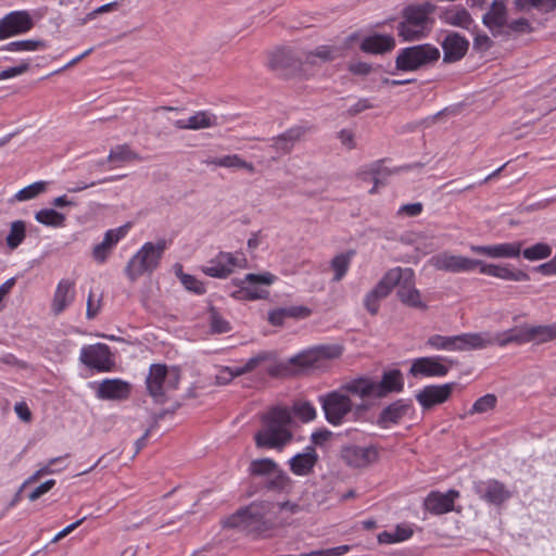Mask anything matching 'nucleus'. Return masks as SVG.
I'll use <instances>...</instances> for the list:
<instances>
[{
    "label": "nucleus",
    "instance_id": "9b49d317",
    "mask_svg": "<svg viewBox=\"0 0 556 556\" xmlns=\"http://www.w3.org/2000/svg\"><path fill=\"white\" fill-rule=\"evenodd\" d=\"M488 342L483 341L481 332L463 333L458 336L433 334L428 338L426 344L434 350L469 351L485 349Z\"/></svg>",
    "mask_w": 556,
    "mask_h": 556
},
{
    "label": "nucleus",
    "instance_id": "6ab92c4d",
    "mask_svg": "<svg viewBox=\"0 0 556 556\" xmlns=\"http://www.w3.org/2000/svg\"><path fill=\"white\" fill-rule=\"evenodd\" d=\"M303 63H305L304 59L296 55L293 50L287 48L275 50L269 59L270 68L283 76L296 73L301 70Z\"/></svg>",
    "mask_w": 556,
    "mask_h": 556
},
{
    "label": "nucleus",
    "instance_id": "f257e3e1",
    "mask_svg": "<svg viewBox=\"0 0 556 556\" xmlns=\"http://www.w3.org/2000/svg\"><path fill=\"white\" fill-rule=\"evenodd\" d=\"M300 510L301 506L290 501H254L228 516L223 525L225 528L239 529L254 536H265L273 530L288 525L291 516Z\"/></svg>",
    "mask_w": 556,
    "mask_h": 556
},
{
    "label": "nucleus",
    "instance_id": "6e6d98bb",
    "mask_svg": "<svg viewBox=\"0 0 556 556\" xmlns=\"http://www.w3.org/2000/svg\"><path fill=\"white\" fill-rule=\"evenodd\" d=\"M180 281L187 290H189L198 295H202L206 292L204 283L202 281L198 280L192 275L181 274Z\"/></svg>",
    "mask_w": 556,
    "mask_h": 556
},
{
    "label": "nucleus",
    "instance_id": "49530a36",
    "mask_svg": "<svg viewBox=\"0 0 556 556\" xmlns=\"http://www.w3.org/2000/svg\"><path fill=\"white\" fill-rule=\"evenodd\" d=\"M552 247L544 242H538L532 247L521 249L522 256L528 261L545 260L552 255Z\"/></svg>",
    "mask_w": 556,
    "mask_h": 556
},
{
    "label": "nucleus",
    "instance_id": "864d4df0",
    "mask_svg": "<svg viewBox=\"0 0 556 556\" xmlns=\"http://www.w3.org/2000/svg\"><path fill=\"white\" fill-rule=\"evenodd\" d=\"M47 188V182L45 181H36L23 189H21L15 195V200L17 201H27L38 197L40 193L45 192Z\"/></svg>",
    "mask_w": 556,
    "mask_h": 556
},
{
    "label": "nucleus",
    "instance_id": "8fccbe9b",
    "mask_svg": "<svg viewBox=\"0 0 556 556\" xmlns=\"http://www.w3.org/2000/svg\"><path fill=\"white\" fill-rule=\"evenodd\" d=\"M496 404H497L496 395L491 394V393L485 394L475 401V403L472 404V406L469 410V414L473 415V414L488 413V412L494 409Z\"/></svg>",
    "mask_w": 556,
    "mask_h": 556
},
{
    "label": "nucleus",
    "instance_id": "c9c22d12",
    "mask_svg": "<svg viewBox=\"0 0 556 556\" xmlns=\"http://www.w3.org/2000/svg\"><path fill=\"white\" fill-rule=\"evenodd\" d=\"M175 127L178 129H192L199 130L217 125L216 115L207 111H199L194 115L190 116L187 121L178 119L175 122Z\"/></svg>",
    "mask_w": 556,
    "mask_h": 556
},
{
    "label": "nucleus",
    "instance_id": "5701e85b",
    "mask_svg": "<svg viewBox=\"0 0 556 556\" xmlns=\"http://www.w3.org/2000/svg\"><path fill=\"white\" fill-rule=\"evenodd\" d=\"M459 495V492L453 489L446 493L431 491L424 501V507L432 515H443L454 510L455 500Z\"/></svg>",
    "mask_w": 556,
    "mask_h": 556
},
{
    "label": "nucleus",
    "instance_id": "e433bc0d",
    "mask_svg": "<svg viewBox=\"0 0 556 556\" xmlns=\"http://www.w3.org/2000/svg\"><path fill=\"white\" fill-rule=\"evenodd\" d=\"M276 276L269 271L262 274H247L241 282H247L250 292L264 294V299H267L269 291L262 288L261 286H270L275 282Z\"/></svg>",
    "mask_w": 556,
    "mask_h": 556
},
{
    "label": "nucleus",
    "instance_id": "bb28decb",
    "mask_svg": "<svg viewBox=\"0 0 556 556\" xmlns=\"http://www.w3.org/2000/svg\"><path fill=\"white\" fill-rule=\"evenodd\" d=\"M469 41L458 33H450L442 41L443 62L454 63L467 53Z\"/></svg>",
    "mask_w": 556,
    "mask_h": 556
},
{
    "label": "nucleus",
    "instance_id": "72a5a7b5",
    "mask_svg": "<svg viewBox=\"0 0 556 556\" xmlns=\"http://www.w3.org/2000/svg\"><path fill=\"white\" fill-rule=\"evenodd\" d=\"M75 298V283L70 279H62L55 289L52 311L55 315L61 314Z\"/></svg>",
    "mask_w": 556,
    "mask_h": 556
},
{
    "label": "nucleus",
    "instance_id": "b1692460",
    "mask_svg": "<svg viewBox=\"0 0 556 556\" xmlns=\"http://www.w3.org/2000/svg\"><path fill=\"white\" fill-rule=\"evenodd\" d=\"M237 266H241L238 258L229 252H219L218 255L211 260L202 271L210 277L224 279L227 278Z\"/></svg>",
    "mask_w": 556,
    "mask_h": 556
},
{
    "label": "nucleus",
    "instance_id": "a211bd4d",
    "mask_svg": "<svg viewBox=\"0 0 556 556\" xmlns=\"http://www.w3.org/2000/svg\"><path fill=\"white\" fill-rule=\"evenodd\" d=\"M473 491L480 500L495 506H501L511 496L506 485L496 479L475 482Z\"/></svg>",
    "mask_w": 556,
    "mask_h": 556
},
{
    "label": "nucleus",
    "instance_id": "79ce46f5",
    "mask_svg": "<svg viewBox=\"0 0 556 556\" xmlns=\"http://www.w3.org/2000/svg\"><path fill=\"white\" fill-rule=\"evenodd\" d=\"M384 160H378L374 163H371L366 172L364 174H368L371 176L372 181L376 182V185H386L387 179L394 173H397L402 169V167L390 169L386 166H383Z\"/></svg>",
    "mask_w": 556,
    "mask_h": 556
},
{
    "label": "nucleus",
    "instance_id": "4c0bfd02",
    "mask_svg": "<svg viewBox=\"0 0 556 556\" xmlns=\"http://www.w3.org/2000/svg\"><path fill=\"white\" fill-rule=\"evenodd\" d=\"M206 165H215L226 168H243L253 174L255 167L252 163L244 161L238 154L224 155L222 157H212L204 161Z\"/></svg>",
    "mask_w": 556,
    "mask_h": 556
},
{
    "label": "nucleus",
    "instance_id": "de8ad7c7",
    "mask_svg": "<svg viewBox=\"0 0 556 556\" xmlns=\"http://www.w3.org/2000/svg\"><path fill=\"white\" fill-rule=\"evenodd\" d=\"M210 330L212 333H227L231 330L230 323L223 318L217 308L213 305L208 307Z\"/></svg>",
    "mask_w": 556,
    "mask_h": 556
},
{
    "label": "nucleus",
    "instance_id": "0eeeda50",
    "mask_svg": "<svg viewBox=\"0 0 556 556\" xmlns=\"http://www.w3.org/2000/svg\"><path fill=\"white\" fill-rule=\"evenodd\" d=\"M440 50L431 43H420L401 49L395 58L399 72H416L437 63Z\"/></svg>",
    "mask_w": 556,
    "mask_h": 556
},
{
    "label": "nucleus",
    "instance_id": "423d86ee",
    "mask_svg": "<svg viewBox=\"0 0 556 556\" xmlns=\"http://www.w3.org/2000/svg\"><path fill=\"white\" fill-rule=\"evenodd\" d=\"M166 247L164 239L156 243L146 242L126 265L125 274L129 280L135 281L144 274L153 273L160 266Z\"/></svg>",
    "mask_w": 556,
    "mask_h": 556
},
{
    "label": "nucleus",
    "instance_id": "338daca9",
    "mask_svg": "<svg viewBox=\"0 0 556 556\" xmlns=\"http://www.w3.org/2000/svg\"><path fill=\"white\" fill-rule=\"evenodd\" d=\"M492 47V40L486 34H478L473 39V48L480 51H486Z\"/></svg>",
    "mask_w": 556,
    "mask_h": 556
},
{
    "label": "nucleus",
    "instance_id": "c756f323",
    "mask_svg": "<svg viewBox=\"0 0 556 556\" xmlns=\"http://www.w3.org/2000/svg\"><path fill=\"white\" fill-rule=\"evenodd\" d=\"M479 270L481 274L496 277L503 280H511V281H528L530 280V276L528 273L521 269H515L509 267L508 265L502 266L496 264H486L481 261L479 265Z\"/></svg>",
    "mask_w": 556,
    "mask_h": 556
},
{
    "label": "nucleus",
    "instance_id": "603ef678",
    "mask_svg": "<svg viewBox=\"0 0 556 556\" xmlns=\"http://www.w3.org/2000/svg\"><path fill=\"white\" fill-rule=\"evenodd\" d=\"M445 21H446V23H448L453 26L466 27V28L472 22L469 12L464 8L455 10V11L446 12Z\"/></svg>",
    "mask_w": 556,
    "mask_h": 556
},
{
    "label": "nucleus",
    "instance_id": "39448f33",
    "mask_svg": "<svg viewBox=\"0 0 556 556\" xmlns=\"http://www.w3.org/2000/svg\"><path fill=\"white\" fill-rule=\"evenodd\" d=\"M384 276H392V282L387 285L390 287V292L397 287L396 296L402 304L421 311L428 308V305L421 299L420 291L416 288L415 273L412 268H391Z\"/></svg>",
    "mask_w": 556,
    "mask_h": 556
},
{
    "label": "nucleus",
    "instance_id": "cd10ccee",
    "mask_svg": "<svg viewBox=\"0 0 556 556\" xmlns=\"http://www.w3.org/2000/svg\"><path fill=\"white\" fill-rule=\"evenodd\" d=\"M307 131L308 128L304 126L291 127L283 134L273 138L269 148L273 149L279 156L289 154L292 151L295 142H298Z\"/></svg>",
    "mask_w": 556,
    "mask_h": 556
},
{
    "label": "nucleus",
    "instance_id": "393cba45",
    "mask_svg": "<svg viewBox=\"0 0 556 556\" xmlns=\"http://www.w3.org/2000/svg\"><path fill=\"white\" fill-rule=\"evenodd\" d=\"M522 247V241H514L493 245H471L470 250L492 258H515L521 254Z\"/></svg>",
    "mask_w": 556,
    "mask_h": 556
},
{
    "label": "nucleus",
    "instance_id": "6e6552de",
    "mask_svg": "<svg viewBox=\"0 0 556 556\" xmlns=\"http://www.w3.org/2000/svg\"><path fill=\"white\" fill-rule=\"evenodd\" d=\"M248 471L251 477L265 478L264 488L267 491L281 493L291 488L290 477L271 458L253 459Z\"/></svg>",
    "mask_w": 556,
    "mask_h": 556
},
{
    "label": "nucleus",
    "instance_id": "052dcab7",
    "mask_svg": "<svg viewBox=\"0 0 556 556\" xmlns=\"http://www.w3.org/2000/svg\"><path fill=\"white\" fill-rule=\"evenodd\" d=\"M29 70L27 62L21 63L17 66L9 67L0 72V80L9 79L26 73Z\"/></svg>",
    "mask_w": 556,
    "mask_h": 556
},
{
    "label": "nucleus",
    "instance_id": "c03bdc74",
    "mask_svg": "<svg viewBox=\"0 0 556 556\" xmlns=\"http://www.w3.org/2000/svg\"><path fill=\"white\" fill-rule=\"evenodd\" d=\"M106 161L125 163L130 161H141V156L132 151L127 143H124L111 149Z\"/></svg>",
    "mask_w": 556,
    "mask_h": 556
},
{
    "label": "nucleus",
    "instance_id": "a878e982",
    "mask_svg": "<svg viewBox=\"0 0 556 556\" xmlns=\"http://www.w3.org/2000/svg\"><path fill=\"white\" fill-rule=\"evenodd\" d=\"M507 8L503 0H494L489 11L483 15L482 23L491 30L493 36L504 34L508 22Z\"/></svg>",
    "mask_w": 556,
    "mask_h": 556
},
{
    "label": "nucleus",
    "instance_id": "0e129e2a",
    "mask_svg": "<svg viewBox=\"0 0 556 556\" xmlns=\"http://www.w3.org/2000/svg\"><path fill=\"white\" fill-rule=\"evenodd\" d=\"M0 363L9 365V366L17 367V368H21V369H27L28 368V364L26 362L18 359L12 353H7V354L1 355L0 356Z\"/></svg>",
    "mask_w": 556,
    "mask_h": 556
},
{
    "label": "nucleus",
    "instance_id": "e2e57ef3",
    "mask_svg": "<svg viewBox=\"0 0 556 556\" xmlns=\"http://www.w3.org/2000/svg\"><path fill=\"white\" fill-rule=\"evenodd\" d=\"M273 354L269 352H261L257 355L251 357L248 359V362L244 364L245 370L249 372L254 370L261 363L271 359Z\"/></svg>",
    "mask_w": 556,
    "mask_h": 556
},
{
    "label": "nucleus",
    "instance_id": "5fc2aeb1",
    "mask_svg": "<svg viewBox=\"0 0 556 556\" xmlns=\"http://www.w3.org/2000/svg\"><path fill=\"white\" fill-rule=\"evenodd\" d=\"M532 30L529 21L525 17H520L518 20L507 22V25L504 29L505 36H509L511 34H527Z\"/></svg>",
    "mask_w": 556,
    "mask_h": 556
},
{
    "label": "nucleus",
    "instance_id": "f3484780",
    "mask_svg": "<svg viewBox=\"0 0 556 556\" xmlns=\"http://www.w3.org/2000/svg\"><path fill=\"white\" fill-rule=\"evenodd\" d=\"M413 409L410 399H397L386 405L377 416L376 425L381 429H389L400 425Z\"/></svg>",
    "mask_w": 556,
    "mask_h": 556
},
{
    "label": "nucleus",
    "instance_id": "3c124183",
    "mask_svg": "<svg viewBox=\"0 0 556 556\" xmlns=\"http://www.w3.org/2000/svg\"><path fill=\"white\" fill-rule=\"evenodd\" d=\"M292 410L294 415L304 422L312 421L316 418V409L308 401H298L293 404Z\"/></svg>",
    "mask_w": 556,
    "mask_h": 556
},
{
    "label": "nucleus",
    "instance_id": "c85d7f7f",
    "mask_svg": "<svg viewBox=\"0 0 556 556\" xmlns=\"http://www.w3.org/2000/svg\"><path fill=\"white\" fill-rule=\"evenodd\" d=\"M97 397L100 400L122 401L128 399L130 386L121 379H104L97 389Z\"/></svg>",
    "mask_w": 556,
    "mask_h": 556
},
{
    "label": "nucleus",
    "instance_id": "bf43d9fd",
    "mask_svg": "<svg viewBox=\"0 0 556 556\" xmlns=\"http://www.w3.org/2000/svg\"><path fill=\"white\" fill-rule=\"evenodd\" d=\"M230 296L232 299L239 300V301H255V300L264 299V294L250 292L248 286L240 287L239 289L232 291L230 293Z\"/></svg>",
    "mask_w": 556,
    "mask_h": 556
},
{
    "label": "nucleus",
    "instance_id": "aec40b11",
    "mask_svg": "<svg viewBox=\"0 0 556 556\" xmlns=\"http://www.w3.org/2000/svg\"><path fill=\"white\" fill-rule=\"evenodd\" d=\"M455 386V382L426 386L416 394V400L425 410L430 409L445 403L451 397Z\"/></svg>",
    "mask_w": 556,
    "mask_h": 556
},
{
    "label": "nucleus",
    "instance_id": "774afa93",
    "mask_svg": "<svg viewBox=\"0 0 556 556\" xmlns=\"http://www.w3.org/2000/svg\"><path fill=\"white\" fill-rule=\"evenodd\" d=\"M282 307L273 309L268 313V323L276 327H281L286 320Z\"/></svg>",
    "mask_w": 556,
    "mask_h": 556
},
{
    "label": "nucleus",
    "instance_id": "4be33fe9",
    "mask_svg": "<svg viewBox=\"0 0 556 556\" xmlns=\"http://www.w3.org/2000/svg\"><path fill=\"white\" fill-rule=\"evenodd\" d=\"M375 399H383L390 394L401 393L404 390V376L400 369L384 370L381 379L375 380Z\"/></svg>",
    "mask_w": 556,
    "mask_h": 556
},
{
    "label": "nucleus",
    "instance_id": "13d9d810",
    "mask_svg": "<svg viewBox=\"0 0 556 556\" xmlns=\"http://www.w3.org/2000/svg\"><path fill=\"white\" fill-rule=\"evenodd\" d=\"M68 455L66 454L65 456H59V457H54V458L49 459V462H48V464L46 466H43L40 469H38L34 475H31L26 480V483L30 484V483L37 481L40 477H42L45 475H50V473L55 472V470L52 468V466L56 465L60 460H62L63 458H65Z\"/></svg>",
    "mask_w": 556,
    "mask_h": 556
},
{
    "label": "nucleus",
    "instance_id": "09e8293b",
    "mask_svg": "<svg viewBox=\"0 0 556 556\" xmlns=\"http://www.w3.org/2000/svg\"><path fill=\"white\" fill-rule=\"evenodd\" d=\"M116 243L114 242L112 235L104 233L102 242L94 245L92 250V256L98 263H104L109 256L110 251Z\"/></svg>",
    "mask_w": 556,
    "mask_h": 556
},
{
    "label": "nucleus",
    "instance_id": "f03ea898",
    "mask_svg": "<svg viewBox=\"0 0 556 556\" xmlns=\"http://www.w3.org/2000/svg\"><path fill=\"white\" fill-rule=\"evenodd\" d=\"M263 427L254 434L260 448L282 450L293 438L292 416L286 407H273L262 417Z\"/></svg>",
    "mask_w": 556,
    "mask_h": 556
},
{
    "label": "nucleus",
    "instance_id": "7c9ffc66",
    "mask_svg": "<svg viewBox=\"0 0 556 556\" xmlns=\"http://www.w3.org/2000/svg\"><path fill=\"white\" fill-rule=\"evenodd\" d=\"M395 48V39L391 35L374 34L365 37L359 49L367 54H383Z\"/></svg>",
    "mask_w": 556,
    "mask_h": 556
},
{
    "label": "nucleus",
    "instance_id": "69168bd1",
    "mask_svg": "<svg viewBox=\"0 0 556 556\" xmlns=\"http://www.w3.org/2000/svg\"><path fill=\"white\" fill-rule=\"evenodd\" d=\"M422 204L420 202L404 204L399 208V214H405L410 217L418 216L422 212Z\"/></svg>",
    "mask_w": 556,
    "mask_h": 556
},
{
    "label": "nucleus",
    "instance_id": "9d476101",
    "mask_svg": "<svg viewBox=\"0 0 556 556\" xmlns=\"http://www.w3.org/2000/svg\"><path fill=\"white\" fill-rule=\"evenodd\" d=\"M343 348L339 344H321L302 351L289 359L293 366L303 369H316L325 365L327 361L339 358Z\"/></svg>",
    "mask_w": 556,
    "mask_h": 556
},
{
    "label": "nucleus",
    "instance_id": "2eb2a0df",
    "mask_svg": "<svg viewBox=\"0 0 556 556\" xmlns=\"http://www.w3.org/2000/svg\"><path fill=\"white\" fill-rule=\"evenodd\" d=\"M430 264L437 270L446 273H468L479 267L480 260L469 258L463 255H453L450 252H442L430 258Z\"/></svg>",
    "mask_w": 556,
    "mask_h": 556
},
{
    "label": "nucleus",
    "instance_id": "2f4dec72",
    "mask_svg": "<svg viewBox=\"0 0 556 556\" xmlns=\"http://www.w3.org/2000/svg\"><path fill=\"white\" fill-rule=\"evenodd\" d=\"M318 455L314 446H307L304 453L294 455L290 460V470L296 476H307L313 471Z\"/></svg>",
    "mask_w": 556,
    "mask_h": 556
},
{
    "label": "nucleus",
    "instance_id": "1a4fd4ad",
    "mask_svg": "<svg viewBox=\"0 0 556 556\" xmlns=\"http://www.w3.org/2000/svg\"><path fill=\"white\" fill-rule=\"evenodd\" d=\"M178 382V371L174 370L169 374L165 364H152L146 378L148 393L157 404H164L167 400L165 394V384L166 388L176 389Z\"/></svg>",
    "mask_w": 556,
    "mask_h": 556
},
{
    "label": "nucleus",
    "instance_id": "58836bf2",
    "mask_svg": "<svg viewBox=\"0 0 556 556\" xmlns=\"http://www.w3.org/2000/svg\"><path fill=\"white\" fill-rule=\"evenodd\" d=\"M354 255H355V251L349 250L346 252L336 255L331 260L330 267L334 273L333 278H332L333 281L338 282L343 279V277L346 275V273L350 268V265H351V262H352V258Z\"/></svg>",
    "mask_w": 556,
    "mask_h": 556
},
{
    "label": "nucleus",
    "instance_id": "f704fd0d",
    "mask_svg": "<svg viewBox=\"0 0 556 556\" xmlns=\"http://www.w3.org/2000/svg\"><path fill=\"white\" fill-rule=\"evenodd\" d=\"M340 390L345 394L359 396L361 399L374 397L375 387L374 378L359 376L350 381H346L340 387Z\"/></svg>",
    "mask_w": 556,
    "mask_h": 556
},
{
    "label": "nucleus",
    "instance_id": "4d7b16f0",
    "mask_svg": "<svg viewBox=\"0 0 556 556\" xmlns=\"http://www.w3.org/2000/svg\"><path fill=\"white\" fill-rule=\"evenodd\" d=\"M286 318L305 319L312 315V309L304 305L282 307Z\"/></svg>",
    "mask_w": 556,
    "mask_h": 556
},
{
    "label": "nucleus",
    "instance_id": "20e7f679",
    "mask_svg": "<svg viewBox=\"0 0 556 556\" xmlns=\"http://www.w3.org/2000/svg\"><path fill=\"white\" fill-rule=\"evenodd\" d=\"M435 5L430 2L409 4L401 11V21L396 25L397 36L403 41H417L428 36L433 20L430 15Z\"/></svg>",
    "mask_w": 556,
    "mask_h": 556
},
{
    "label": "nucleus",
    "instance_id": "412c9836",
    "mask_svg": "<svg viewBox=\"0 0 556 556\" xmlns=\"http://www.w3.org/2000/svg\"><path fill=\"white\" fill-rule=\"evenodd\" d=\"M447 361L442 356H425L416 358L410 367L409 372L417 377H444L450 371V366L441 363Z\"/></svg>",
    "mask_w": 556,
    "mask_h": 556
},
{
    "label": "nucleus",
    "instance_id": "7ed1b4c3",
    "mask_svg": "<svg viewBox=\"0 0 556 556\" xmlns=\"http://www.w3.org/2000/svg\"><path fill=\"white\" fill-rule=\"evenodd\" d=\"M483 341H486L485 348L498 345L501 348L509 344L523 345L527 343L543 344L556 339V323L551 325L530 326L528 324L519 325L505 331L491 334L481 332Z\"/></svg>",
    "mask_w": 556,
    "mask_h": 556
},
{
    "label": "nucleus",
    "instance_id": "37998d69",
    "mask_svg": "<svg viewBox=\"0 0 556 556\" xmlns=\"http://www.w3.org/2000/svg\"><path fill=\"white\" fill-rule=\"evenodd\" d=\"M26 238V225L24 220L11 223L10 231L5 238V243L10 250L17 249Z\"/></svg>",
    "mask_w": 556,
    "mask_h": 556
},
{
    "label": "nucleus",
    "instance_id": "a18cd8bd",
    "mask_svg": "<svg viewBox=\"0 0 556 556\" xmlns=\"http://www.w3.org/2000/svg\"><path fill=\"white\" fill-rule=\"evenodd\" d=\"M35 218L45 226L63 227L65 225V215L53 208H42L38 211Z\"/></svg>",
    "mask_w": 556,
    "mask_h": 556
},
{
    "label": "nucleus",
    "instance_id": "ea45409f",
    "mask_svg": "<svg viewBox=\"0 0 556 556\" xmlns=\"http://www.w3.org/2000/svg\"><path fill=\"white\" fill-rule=\"evenodd\" d=\"M340 50L333 46H319L314 51L306 52L304 62L315 65V59L318 58L321 62H330L340 55Z\"/></svg>",
    "mask_w": 556,
    "mask_h": 556
},
{
    "label": "nucleus",
    "instance_id": "473e14b6",
    "mask_svg": "<svg viewBox=\"0 0 556 556\" xmlns=\"http://www.w3.org/2000/svg\"><path fill=\"white\" fill-rule=\"evenodd\" d=\"M391 279H393L392 276L383 275L374 289L366 294L364 305L369 314L376 315L380 307V301L390 294V287L387 283H391Z\"/></svg>",
    "mask_w": 556,
    "mask_h": 556
},
{
    "label": "nucleus",
    "instance_id": "f8f14e48",
    "mask_svg": "<svg viewBox=\"0 0 556 556\" xmlns=\"http://www.w3.org/2000/svg\"><path fill=\"white\" fill-rule=\"evenodd\" d=\"M318 400L326 420L333 426L341 425L345 416L353 409L352 400L340 389L321 394Z\"/></svg>",
    "mask_w": 556,
    "mask_h": 556
},
{
    "label": "nucleus",
    "instance_id": "4468645a",
    "mask_svg": "<svg viewBox=\"0 0 556 556\" xmlns=\"http://www.w3.org/2000/svg\"><path fill=\"white\" fill-rule=\"evenodd\" d=\"M79 361L98 372L111 371L115 366L110 346L104 343L86 345L80 350Z\"/></svg>",
    "mask_w": 556,
    "mask_h": 556
},
{
    "label": "nucleus",
    "instance_id": "a19ab883",
    "mask_svg": "<svg viewBox=\"0 0 556 556\" xmlns=\"http://www.w3.org/2000/svg\"><path fill=\"white\" fill-rule=\"evenodd\" d=\"M47 48V43L39 39H25L9 42L0 48V51L25 52L37 51Z\"/></svg>",
    "mask_w": 556,
    "mask_h": 556
},
{
    "label": "nucleus",
    "instance_id": "680f3d73",
    "mask_svg": "<svg viewBox=\"0 0 556 556\" xmlns=\"http://www.w3.org/2000/svg\"><path fill=\"white\" fill-rule=\"evenodd\" d=\"M54 485H55V480L54 479H49V480L45 481L43 483L38 485L35 490H33L29 493V495H28L29 501L30 502L37 501L43 494L49 492Z\"/></svg>",
    "mask_w": 556,
    "mask_h": 556
},
{
    "label": "nucleus",
    "instance_id": "dca6fc26",
    "mask_svg": "<svg viewBox=\"0 0 556 556\" xmlns=\"http://www.w3.org/2000/svg\"><path fill=\"white\" fill-rule=\"evenodd\" d=\"M33 27L34 20L28 11H12L0 20V40L25 34Z\"/></svg>",
    "mask_w": 556,
    "mask_h": 556
},
{
    "label": "nucleus",
    "instance_id": "ddd939ff",
    "mask_svg": "<svg viewBox=\"0 0 556 556\" xmlns=\"http://www.w3.org/2000/svg\"><path fill=\"white\" fill-rule=\"evenodd\" d=\"M342 462L354 469H365L379 460V447L375 444L361 446L357 444H346L340 450Z\"/></svg>",
    "mask_w": 556,
    "mask_h": 556
}]
</instances>
